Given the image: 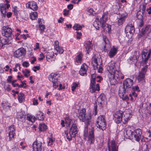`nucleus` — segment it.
<instances>
[{"mask_svg": "<svg viewBox=\"0 0 151 151\" xmlns=\"http://www.w3.org/2000/svg\"><path fill=\"white\" fill-rule=\"evenodd\" d=\"M108 13L105 12L101 18L99 19L96 18L93 25L96 29H99L100 27L103 28L104 31L106 32H109L111 30V26L106 24V22L108 19Z\"/></svg>", "mask_w": 151, "mask_h": 151, "instance_id": "1", "label": "nucleus"}, {"mask_svg": "<svg viewBox=\"0 0 151 151\" xmlns=\"http://www.w3.org/2000/svg\"><path fill=\"white\" fill-rule=\"evenodd\" d=\"M115 64L114 62H111L109 64L107 69L109 72L108 75L109 77H110L111 80H115L117 81V79L119 80L120 78L122 73L120 71L115 70Z\"/></svg>", "mask_w": 151, "mask_h": 151, "instance_id": "2", "label": "nucleus"}, {"mask_svg": "<svg viewBox=\"0 0 151 151\" xmlns=\"http://www.w3.org/2000/svg\"><path fill=\"white\" fill-rule=\"evenodd\" d=\"M151 54V50L150 49L148 51L147 50H143L142 52L141 55L142 60L141 62V65L144 66L142 68L141 72L145 74L146 73L147 70L148 65H146L148 60L150 58V56Z\"/></svg>", "mask_w": 151, "mask_h": 151, "instance_id": "3", "label": "nucleus"}, {"mask_svg": "<svg viewBox=\"0 0 151 151\" xmlns=\"http://www.w3.org/2000/svg\"><path fill=\"white\" fill-rule=\"evenodd\" d=\"M133 83V81L129 78L125 80L123 82V86H120L119 88L120 93L123 94L125 92H127L130 90Z\"/></svg>", "mask_w": 151, "mask_h": 151, "instance_id": "4", "label": "nucleus"}, {"mask_svg": "<svg viewBox=\"0 0 151 151\" xmlns=\"http://www.w3.org/2000/svg\"><path fill=\"white\" fill-rule=\"evenodd\" d=\"M96 125L97 127L103 131L106 129V123L104 116L101 115L97 118Z\"/></svg>", "mask_w": 151, "mask_h": 151, "instance_id": "5", "label": "nucleus"}, {"mask_svg": "<svg viewBox=\"0 0 151 151\" xmlns=\"http://www.w3.org/2000/svg\"><path fill=\"white\" fill-rule=\"evenodd\" d=\"M77 129V125L76 124H73L69 131V136H68L67 131H65L67 139L69 141L71 140L72 138L75 137L76 136V134L78 133Z\"/></svg>", "mask_w": 151, "mask_h": 151, "instance_id": "6", "label": "nucleus"}, {"mask_svg": "<svg viewBox=\"0 0 151 151\" xmlns=\"http://www.w3.org/2000/svg\"><path fill=\"white\" fill-rule=\"evenodd\" d=\"M99 62H98V59L95 56H93L92 58L91 64L93 67L94 69L98 70V72L99 73H101L103 70V68L100 66V65L101 64L102 60L100 59H99Z\"/></svg>", "mask_w": 151, "mask_h": 151, "instance_id": "7", "label": "nucleus"}, {"mask_svg": "<svg viewBox=\"0 0 151 151\" xmlns=\"http://www.w3.org/2000/svg\"><path fill=\"white\" fill-rule=\"evenodd\" d=\"M91 80L90 87V91L92 93L95 92L96 91H99L100 90L99 84H97L95 86L96 74H92L91 76Z\"/></svg>", "mask_w": 151, "mask_h": 151, "instance_id": "8", "label": "nucleus"}, {"mask_svg": "<svg viewBox=\"0 0 151 151\" xmlns=\"http://www.w3.org/2000/svg\"><path fill=\"white\" fill-rule=\"evenodd\" d=\"M142 36L148 39H151V26L146 25L142 28L141 29Z\"/></svg>", "mask_w": 151, "mask_h": 151, "instance_id": "9", "label": "nucleus"}, {"mask_svg": "<svg viewBox=\"0 0 151 151\" xmlns=\"http://www.w3.org/2000/svg\"><path fill=\"white\" fill-rule=\"evenodd\" d=\"M146 4L142 3L140 6V9L137 12V19L141 21H143L145 15L144 12L146 9Z\"/></svg>", "mask_w": 151, "mask_h": 151, "instance_id": "10", "label": "nucleus"}, {"mask_svg": "<svg viewBox=\"0 0 151 151\" xmlns=\"http://www.w3.org/2000/svg\"><path fill=\"white\" fill-rule=\"evenodd\" d=\"M59 76L58 74L53 73L49 76V79L52 83L53 87L55 88H57L59 85L57 79L58 77Z\"/></svg>", "mask_w": 151, "mask_h": 151, "instance_id": "11", "label": "nucleus"}, {"mask_svg": "<svg viewBox=\"0 0 151 151\" xmlns=\"http://www.w3.org/2000/svg\"><path fill=\"white\" fill-rule=\"evenodd\" d=\"M26 53V50L23 47L20 48L16 50L14 53L15 57L21 59L23 57Z\"/></svg>", "mask_w": 151, "mask_h": 151, "instance_id": "12", "label": "nucleus"}, {"mask_svg": "<svg viewBox=\"0 0 151 151\" xmlns=\"http://www.w3.org/2000/svg\"><path fill=\"white\" fill-rule=\"evenodd\" d=\"M2 34L5 37H11L12 31L11 28L8 26H3L2 28Z\"/></svg>", "mask_w": 151, "mask_h": 151, "instance_id": "13", "label": "nucleus"}, {"mask_svg": "<svg viewBox=\"0 0 151 151\" xmlns=\"http://www.w3.org/2000/svg\"><path fill=\"white\" fill-rule=\"evenodd\" d=\"M6 5L5 4L2 3L0 4V11L1 13V16L5 17L6 15L8 18H10L12 15V13L10 12H9L6 14Z\"/></svg>", "mask_w": 151, "mask_h": 151, "instance_id": "14", "label": "nucleus"}, {"mask_svg": "<svg viewBox=\"0 0 151 151\" xmlns=\"http://www.w3.org/2000/svg\"><path fill=\"white\" fill-rule=\"evenodd\" d=\"M127 16V14L126 13L119 15L116 19V23L119 25H122L124 22Z\"/></svg>", "mask_w": 151, "mask_h": 151, "instance_id": "15", "label": "nucleus"}, {"mask_svg": "<svg viewBox=\"0 0 151 151\" xmlns=\"http://www.w3.org/2000/svg\"><path fill=\"white\" fill-rule=\"evenodd\" d=\"M108 149H104L103 151H118V147L114 141H111L108 143Z\"/></svg>", "mask_w": 151, "mask_h": 151, "instance_id": "16", "label": "nucleus"}, {"mask_svg": "<svg viewBox=\"0 0 151 151\" xmlns=\"http://www.w3.org/2000/svg\"><path fill=\"white\" fill-rule=\"evenodd\" d=\"M94 131V128L93 127H91L89 130L88 137V142L90 144L93 143L95 141Z\"/></svg>", "mask_w": 151, "mask_h": 151, "instance_id": "17", "label": "nucleus"}, {"mask_svg": "<svg viewBox=\"0 0 151 151\" xmlns=\"http://www.w3.org/2000/svg\"><path fill=\"white\" fill-rule=\"evenodd\" d=\"M15 128L14 125H11L9 127L8 129L9 137L10 140H12L14 138L15 133Z\"/></svg>", "mask_w": 151, "mask_h": 151, "instance_id": "18", "label": "nucleus"}, {"mask_svg": "<svg viewBox=\"0 0 151 151\" xmlns=\"http://www.w3.org/2000/svg\"><path fill=\"white\" fill-rule=\"evenodd\" d=\"M123 113L120 111H117L114 115V119L115 122L117 124L120 123L123 121Z\"/></svg>", "mask_w": 151, "mask_h": 151, "instance_id": "19", "label": "nucleus"}, {"mask_svg": "<svg viewBox=\"0 0 151 151\" xmlns=\"http://www.w3.org/2000/svg\"><path fill=\"white\" fill-rule=\"evenodd\" d=\"M142 134V131L139 129H137L135 130L133 132V136L135 140L139 141L141 137Z\"/></svg>", "mask_w": 151, "mask_h": 151, "instance_id": "20", "label": "nucleus"}, {"mask_svg": "<svg viewBox=\"0 0 151 151\" xmlns=\"http://www.w3.org/2000/svg\"><path fill=\"white\" fill-rule=\"evenodd\" d=\"M26 6L27 8H30L33 11H36L38 9L37 3L34 1H29L26 4Z\"/></svg>", "mask_w": 151, "mask_h": 151, "instance_id": "21", "label": "nucleus"}, {"mask_svg": "<svg viewBox=\"0 0 151 151\" xmlns=\"http://www.w3.org/2000/svg\"><path fill=\"white\" fill-rule=\"evenodd\" d=\"M132 56H130L128 59L129 63H132L134 62L136 60H137L139 58L140 55L139 52L135 51L132 53Z\"/></svg>", "mask_w": 151, "mask_h": 151, "instance_id": "22", "label": "nucleus"}, {"mask_svg": "<svg viewBox=\"0 0 151 151\" xmlns=\"http://www.w3.org/2000/svg\"><path fill=\"white\" fill-rule=\"evenodd\" d=\"M42 146V142L36 141L32 144L33 151H41Z\"/></svg>", "mask_w": 151, "mask_h": 151, "instance_id": "23", "label": "nucleus"}, {"mask_svg": "<svg viewBox=\"0 0 151 151\" xmlns=\"http://www.w3.org/2000/svg\"><path fill=\"white\" fill-rule=\"evenodd\" d=\"M133 132L131 131L130 127H127L125 129L124 132L125 137L127 138H133Z\"/></svg>", "mask_w": 151, "mask_h": 151, "instance_id": "24", "label": "nucleus"}, {"mask_svg": "<svg viewBox=\"0 0 151 151\" xmlns=\"http://www.w3.org/2000/svg\"><path fill=\"white\" fill-rule=\"evenodd\" d=\"M92 41H88L86 42L84 45L86 52L88 54L90 52L92 49Z\"/></svg>", "mask_w": 151, "mask_h": 151, "instance_id": "25", "label": "nucleus"}, {"mask_svg": "<svg viewBox=\"0 0 151 151\" xmlns=\"http://www.w3.org/2000/svg\"><path fill=\"white\" fill-rule=\"evenodd\" d=\"M88 66L85 64H83L81 67V69L79 71L80 74L81 76H84L86 74Z\"/></svg>", "mask_w": 151, "mask_h": 151, "instance_id": "26", "label": "nucleus"}, {"mask_svg": "<svg viewBox=\"0 0 151 151\" xmlns=\"http://www.w3.org/2000/svg\"><path fill=\"white\" fill-rule=\"evenodd\" d=\"M131 114L129 112L125 113L124 116H123V122L124 124H126L129 120L132 117Z\"/></svg>", "mask_w": 151, "mask_h": 151, "instance_id": "27", "label": "nucleus"}, {"mask_svg": "<svg viewBox=\"0 0 151 151\" xmlns=\"http://www.w3.org/2000/svg\"><path fill=\"white\" fill-rule=\"evenodd\" d=\"M86 112V109H83L81 110L78 117L81 120L84 122L86 120L85 114Z\"/></svg>", "mask_w": 151, "mask_h": 151, "instance_id": "28", "label": "nucleus"}, {"mask_svg": "<svg viewBox=\"0 0 151 151\" xmlns=\"http://www.w3.org/2000/svg\"><path fill=\"white\" fill-rule=\"evenodd\" d=\"M117 49L115 48L114 47L112 48L109 53V56L110 58H111L114 56L117 53Z\"/></svg>", "mask_w": 151, "mask_h": 151, "instance_id": "29", "label": "nucleus"}, {"mask_svg": "<svg viewBox=\"0 0 151 151\" xmlns=\"http://www.w3.org/2000/svg\"><path fill=\"white\" fill-rule=\"evenodd\" d=\"M125 31L127 32H129L130 34H133L135 31V29L134 27H131L129 26H126L125 28Z\"/></svg>", "mask_w": 151, "mask_h": 151, "instance_id": "30", "label": "nucleus"}, {"mask_svg": "<svg viewBox=\"0 0 151 151\" xmlns=\"http://www.w3.org/2000/svg\"><path fill=\"white\" fill-rule=\"evenodd\" d=\"M47 129V127L45 124H40L39 126V130L41 132H44Z\"/></svg>", "mask_w": 151, "mask_h": 151, "instance_id": "31", "label": "nucleus"}, {"mask_svg": "<svg viewBox=\"0 0 151 151\" xmlns=\"http://www.w3.org/2000/svg\"><path fill=\"white\" fill-rule=\"evenodd\" d=\"M8 37H6L5 38L1 40L2 46L4 45L9 44L11 43V40H10V39Z\"/></svg>", "mask_w": 151, "mask_h": 151, "instance_id": "32", "label": "nucleus"}, {"mask_svg": "<svg viewBox=\"0 0 151 151\" xmlns=\"http://www.w3.org/2000/svg\"><path fill=\"white\" fill-rule=\"evenodd\" d=\"M36 117L40 120H43L44 118L43 114L40 111L36 115Z\"/></svg>", "mask_w": 151, "mask_h": 151, "instance_id": "33", "label": "nucleus"}, {"mask_svg": "<svg viewBox=\"0 0 151 151\" xmlns=\"http://www.w3.org/2000/svg\"><path fill=\"white\" fill-rule=\"evenodd\" d=\"M36 119L37 118H36L34 116L29 115H27V119L29 121H31L32 122H35Z\"/></svg>", "mask_w": 151, "mask_h": 151, "instance_id": "34", "label": "nucleus"}, {"mask_svg": "<svg viewBox=\"0 0 151 151\" xmlns=\"http://www.w3.org/2000/svg\"><path fill=\"white\" fill-rule=\"evenodd\" d=\"M82 27H83V25H81L78 24H76L73 27V28L76 30H81L82 29Z\"/></svg>", "mask_w": 151, "mask_h": 151, "instance_id": "35", "label": "nucleus"}, {"mask_svg": "<svg viewBox=\"0 0 151 151\" xmlns=\"http://www.w3.org/2000/svg\"><path fill=\"white\" fill-rule=\"evenodd\" d=\"M37 14L36 12H31L30 14V19L32 20H34L37 17Z\"/></svg>", "mask_w": 151, "mask_h": 151, "instance_id": "36", "label": "nucleus"}, {"mask_svg": "<svg viewBox=\"0 0 151 151\" xmlns=\"http://www.w3.org/2000/svg\"><path fill=\"white\" fill-rule=\"evenodd\" d=\"M82 55L81 54L78 55L76 58V62L78 63H81L82 61Z\"/></svg>", "mask_w": 151, "mask_h": 151, "instance_id": "37", "label": "nucleus"}, {"mask_svg": "<svg viewBox=\"0 0 151 151\" xmlns=\"http://www.w3.org/2000/svg\"><path fill=\"white\" fill-rule=\"evenodd\" d=\"M39 27V30L40 31V33L41 34H42L44 31V30L45 28V26L43 24H40Z\"/></svg>", "mask_w": 151, "mask_h": 151, "instance_id": "38", "label": "nucleus"}, {"mask_svg": "<svg viewBox=\"0 0 151 151\" xmlns=\"http://www.w3.org/2000/svg\"><path fill=\"white\" fill-rule=\"evenodd\" d=\"M55 50L57 51V52L60 54L62 53L64 51V50L61 47L59 46L55 47Z\"/></svg>", "mask_w": 151, "mask_h": 151, "instance_id": "39", "label": "nucleus"}, {"mask_svg": "<svg viewBox=\"0 0 151 151\" xmlns=\"http://www.w3.org/2000/svg\"><path fill=\"white\" fill-rule=\"evenodd\" d=\"M126 92H125L123 94H121L120 93L119 89V96L121 97L123 100H126L127 99H128V97L127 95H125L124 96V94Z\"/></svg>", "mask_w": 151, "mask_h": 151, "instance_id": "40", "label": "nucleus"}, {"mask_svg": "<svg viewBox=\"0 0 151 151\" xmlns=\"http://www.w3.org/2000/svg\"><path fill=\"white\" fill-rule=\"evenodd\" d=\"M25 115L21 113H20V114L17 117L18 120L22 122L25 119Z\"/></svg>", "mask_w": 151, "mask_h": 151, "instance_id": "41", "label": "nucleus"}, {"mask_svg": "<svg viewBox=\"0 0 151 151\" xmlns=\"http://www.w3.org/2000/svg\"><path fill=\"white\" fill-rule=\"evenodd\" d=\"M65 123L67 124V126L69 127L72 120L69 118L67 116L65 117Z\"/></svg>", "mask_w": 151, "mask_h": 151, "instance_id": "42", "label": "nucleus"}, {"mask_svg": "<svg viewBox=\"0 0 151 151\" xmlns=\"http://www.w3.org/2000/svg\"><path fill=\"white\" fill-rule=\"evenodd\" d=\"M24 94L22 93H20L18 95V99L20 102H22L24 99Z\"/></svg>", "mask_w": 151, "mask_h": 151, "instance_id": "43", "label": "nucleus"}, {"mask_svg": "<svg viewBox=\"0 0 151 151\" xmlns=\"http://www.w3.org/2000/svg\"><path fill=\"white\" fill-rule=\"evenodd\" d=\"M51 55L49 52H47L46 54V58L47 60L49 62H50V60H49L50 58H51L52 57L53 55H54V53H51Z\"/></svg>", "mask_w": 151, "mask_h": 151, "instance_id": "44", "label": "nucleus"}, {"mask_svg": "<svg viewBox=\"0 0 151 151\" xmlns=\"http://www.w3.org/2000/svg\"><path fill=\"white\" fill-rule=\"evenodd\" d=\"M97 102L96 101H95V103L94 104V111L93 114L95 116L97 114V105L96 104Z\"/></svg>", "mask_w": 151, "mask_h": 151, "instance_id": "45", "label": "nucleus"}, {"mask_svg": "<svg viewBox=\"0 0 151 151\" xmlns=\"http://www.w3.org/2000/svg\"><path fill=\"white\" fill-rule=\"evenodd\" d=\"M145 74L141 72L139 73L138 76L139 80L140 81L142 80L144 78Z\"/></svg>", "mask_w": 151, "mask_h": 151, "instance_id": "46", "label": "nucleus"}, {"mask_svg": "<svg viewBox=\"0 0 151 151\" xmlns=\"http://www.w3.org/2000/svg\"><path fill=\"white\" fill-rule=\"evenodd\" d=\"M78 86V83H73L71 87V89L72 91H74L76 88Z\"/></svg>", "mask_w": 151, "mask_h": 151, "instance_id": "47", "label": "nucleus"}, {"mask_svg": "<svg viewBox=\"0 0 151 151\" xmlns=\"http://www.w3.org/2000/svg\"><path fill=\"white\" fill-rule=\"evenodd\" d=\"M126 26H129L131 27H134V21L132 19H130L127 25Z\"/></svg>", "mask_w": 151, "mask_h": 151, "instance_id": "48", "label": "nucleus"}, {"mask_svg": "<svg viewBox=\"0 0 151 151\" xmlns=\"http://www.w3.org/2000/svg\"><path fill=\"white\" fill-rule=\"evenodd\" d=\"M14 14L16 16H17L18 15V11L17 10V6H14L13 7V10Z\"/></svg>", "mask_w": 151, "mask_h": 151, "instance_id": "49", "label": "nucleus"}, {"mask_svg": "<svg viewBox=\"0 0 151 151\" xmlns=\"http://www.w3.org/2000/svg\"><path fill=\"white\" fill-rule=\"evenodd\" d=\"M18 67H19V69L20 70L21 68L20 67V65L19 64L17 63L15 65V68H13L14 71L15 72L17 71V68H18Z\"/></svg>", "mask_w": 151, "mask_h": 151, "instance_id": "50", "label": "nucleus"}, {"mask_svg": "<svg viewBox=\"0 0 151 151\" xmlns=\"http://www.w3.org/2000/svg\"><path fill=\"white\" fill-rule=\"evenodd\" d=\"M84 136H86L88 133V126H85L84 131Z\"/></svg>", "mask_w": 151, "mask_h": 151, "instance_id": "51", "label": "nucleus"}, {"mask_svg": "<svg viewBox=\"0 0 151 151\" xmlns=\"http://www.w3.org/2000/svg\"><path fill=\"white\" fill-rule=\"evenodd\" d=\"M129 96H134L135 99L136 98L137 96V94L135 92H134V91L133 92H132V93H130L129 94Z\"/></svg>", "mask_w": 151, "mask_h": 151, "instance_id": "52", "label": "nucleus"}, {"mask_svg": "<svg viewBox=\"0 0 151 151\" xmlns=\"http://www.w3.org/2000/svg\"><path fill=\"white\" fill-rule=\"evenodd\" d=\"M104 41L105 43L106 44H109V41L108 38L104 36L103 37Z\"/></svg>", "mask_w": 151, "mask_h": 151, "instance_id": "53", "label": "nucleus"}, {"mask_svg": "<svg viewBox=\"0 0 151 151\" xmlns=\"http://www.w3.org/2000/svg\"><path fill=\"white\" fill-rule=\"evenodd\" d=\"M22 65L24 67L27 68L29 66V64L28 62L27 61H24L23 62Z\"/></svg>", "mask_w": 151, "mask_h": 151, "instance_id": "54", "label": "nucleus"}, {"mask_svg": "<svg viewBox=\"0 0 151 151\" xmlns=\"http://www.w3.org/2000/svg\"><path fill=\"white\" fill-rule=\"evenodd\" d=\"M87 12L90 13V14H92L93 12V9L91 8H88L87 9Z\"/></svg>", "mask_w": 151, "mask_h": 151, "instance_id": "55", "label": "nucleus"}, {"mask_svg": "<svg viewBox=\"0 0 151 151\" xmlns=\"http://www.w3.org/2000/svg\"><path fill=\"white\" fill-rule=\"evenodd\" d=\"M105 99V96L104 94H101L100 96L99 97L98 99L104 101Z\"/></svg>", "mask_w": 151, "mask_h": 151, "instance_id": "56", "label": "nucleus"}, {"mask_svg": "<svg viewBox=\"0 0 151 151\" xmlns=\"http://www.w3.org/2000/svg\"><path fill=\"white\" fill-rule=\"evenodd\" d=\"M91 118V114L90 113H88L86 117V120H89Z\"/></svg>", "mask_w": 151, "mask_h": 151, "instance_id": "57", "label": "nucleus"}, {"mask_svg": "<svg viewBox=\"0 0 151 151\" xmlns=\"http://www.w3.org/2000/svg\"><path fill=\"white\" fill-rule=\"evenodd\" d=\"M132 89L134 91H137L138 92H139L140 91L139 90V87L137 86L133 87Z\"/></svg>", "mask_w": 151, "mask_h": 151, "instance_id": "58", "label": "nucleus"}, {"mask_svg": "<svg viewBox=\"0 0 151 151\" xmlns=\"http://www.w3.org/2000/svg\"><path fill=\"white\" fill-rule=\"evenodd\" d=\"M77 35L76 36V38L77 39H80L81 38V36L82 35V34L81 32H77Z\"/></svg>", "mask_w": 151, "mask_h": 151, "instance_id": "59", "label": "nucleus"}, {"mask_svg": "<svg viewBox=\"0 0 151 151\" xmlns=\"http://www.w3.org/2000/svg\"><path fill=\"white\" fill-rule=\"evenodd\" d=\"M33 104L34 105H37L38 104L37 100L34 99L33 101Z\"/></svg>", "mask_w": 151, "mask_h": 151, "instance_id": "60", "label": "nucleus"}, {"mask_svg": "<svg viewBox=\"0 0 151 151\" xmlns=\"http://www.w3.org/2000/svg\"><path fill=\"white\" fill-rule=\"evenodd\" d=\"M64 13L63 14L64 16H66L68 14L69 11L68 10H67L66 9H65L64 10Z\"/></svg>", "mask_w": 151, "mask_h": 151, "instance_id": "61", "label": "nucleus"}, {"mask_svg": "<svg viewBox=\"0 0 151 151\" xmlns=\"http://www.w3.org/2000/svg\"><path fill=\"white\" fill-rule=\"evenodd\" d=\"M12 77L11 76H8V78L7 80V81L8 82L11 83L12 81Z\"/></svg>", "mask_w": 151, "mask_h": 151, "instance_id": "62", "label": "nucleus"}, {"mask_svg": "<svg viewBox=\"0 0 151 151\" xmlns=\"http://www.w3.org/2000/svg\"><path fill=\"white\" fill-rule=\"evenodd\" d=\"M18 150L19 149L18 148L14 147L11 149V151H18Z\"/></svg>", "mask_w": 151, "mask_h": 151, "instance_id": "63", "label": "nucleus"}, {"mask_svg": "<svg viewBox=\"0 0 151 151\" xmlns=\"http://www.w3.org/2000/svg\"><path fill=\"white\" fill-rule=\"evenodd\" d=\"M147 11L148 12V13L149 14H151V7H149V8L147 9Z\"/></svg>", "mask_w": 151, "mask_h": 151, "instance_id": "64", "label": "nucleus"}]
</instances>
